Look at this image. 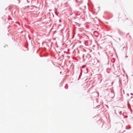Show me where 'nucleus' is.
Returning <instances> with one entry per match:
<instances>
[{
	"label": "nucleus",
	"instance_id": "f257e3e1",
	"mask_svg": "<svg viewBox=\"0 0 133 133\" xmlns=\"http://www.w3.org/2000/svg\"><path fill=\"white\" fill-rule=\"evenodd\" d=\"M128 105L130 106H133V98L130 99L128 102Z\"/></svg>",
	"mask_w": 133,
	"mask_h": 133
},
{
	"label": "nucleus",
	"instance_id": "f03ea898",
	"mask_svg": "<svg viewBox=\"0 0 133 133\" xmlns=\"http://www.w3.org/2000/svg\"><path fill=\"white\" fill-rule=\"evenodd\" d=\"M125 17V20H127L128 19V18H126Z\"/></svg>",
	"mask_w": 133,
	"mask_h": 133
}]
</instances>
